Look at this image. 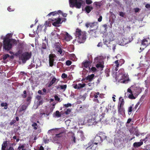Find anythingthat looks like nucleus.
Instances as JSON below:
<instances>
[{"mask_svg":"<svg viewBox=\"0 0 150 150\" xmlns=\"http://www.w3.org/2000/svg\"><path fill=\"white\" fill-rule=\"evenodd\" d=\"M60 39L69 41L72 39V37L68 33L66 32H62L60 35Z\"/></svg>","mask_w":150,"mask_h":150,"instance_id":"nucleus-9","label":"nucleus"},{"mask_svg":"<svg viewBox=\"0 0 150 150\" xmlns=\"http://www.w3.org/2000/svg\"><path fill=\"white\" fill-rule=\"evenodd\" d=\"M1 105L2 106H4L5 109H7V104L6 103H2L1 104Z\"/></svg>","mask_w":150,"mask_h":150,"instance_id":"nucleus-41","label":"nucleus"},{"mask_svg":"<svg viewBox=\"0 0 150 150\" xmlns=\"http://www.w3.org/2000/svg\"><path fill=\"white\" fill-rule=\"evenodd\" d=\"M56 104V103H53L51 106L50 108V111L49 112L47 111L46 113L44 112H40V117H44L47 116L49 115L50 113H51L52 112L53 110V109L54 108V106Z\"/></svg>","mask_w":150,"mask_h":150,"instance_id":"nucleus-13","label":"nucleus"},{"mask_svg":"<svg viewBox=\"0 0 150 150\" xmlns=\"http://www.w3.org/2000/svg\"><path fill=\"white\" fill-rule=\"evenodd\" d=\"M119 15L120 16L123 17L125 15V13L122 12H120Z\"/></svg>","mask_w":150,"mask_h":150,"instance_id":"nucleus-47","label":"nucleus"},{"mask_svg":"<svg viewBox=\"0 0 150 150\" xmlns=\"http://www.w3.org/2000/svg\"><path fill=\"white\" fill-rule=\"evenodd\" d=\"M12 34L8 33L6 36L1 35L0 37L1 39L3 40V47L6 50H9L12 47V45L16 43V41L11 39Z\"/></svg>","mask_w":150,"mask_h":150,"instance_id":"nucleus-1","label":"nucleus"},{"mask_svg":"<svg viewBox=\"0 0 150 150\" xmlns=\"http://www.w3.org/2000/svg\"><path fill=\"white\" fill-rule=\"evenodd\" d=\"M119 106L120 107H122L123 105L124 102V100L122 97H120L119 98Z\"/></svg>","mask_w":150,"mask_h":150,"instance_id":"nucleus-30","label":"nucleus"},{"mask_svg":"<svg viewBox=\"0 0 150 150\" xmlns=\"http://www.w3.org/2000/svg\"><path fill=\"white\" fill-rule=\"evenodd\" d=\"M114 63L116 64L115 65L116 66L115 70L116 71H117L118 70L117 68L119 66L121 65L122 64L119 63V62H118V60H117L115 61L114 62Z\"/></svg>","mask_w":150,"mask_h":150,"instance_id":"nucleus-31","label":"nucleus"},{"mask_svg":"<svg viewBox=\"0 0 150 150\" xmlns=\"http://www.w3.org/2000/svg\"><path fill=\"white\" fill-rule=\"evenodd\" d=\"M100 137H101V140L102 142V141L104 139H105L106 138V136L104 135H101V136H100Z\"/></svg>","mask_w":150,"mask_h":150,"instance_id":"nucleus-49","label":"nucleus"},{"mask_svg":"<svg viewBox=\"0 0 150 150\" xmlns=\"http://www.w3.org/2000/svg\"><path fill=\"white\" fill-rule=\"evenodd\" d=\"M49 21L48 22L47 21H46L45 23L46 26H50V23H49V22H50L51 21H50V20H49Z\"/></svg>","mask_w":150,"mask_h":150,"instance_id":"nucleus-55","label":"nucleus"},{"mask_svg":"<svg viewBox=\"0 0 150 150\" xmlns=\"http://www.w3.org/2000/svg\"><path fill=\"white\" fill-rule=\"evenodd\" d=\"M91 62L90 61H84L82 64V67L83 68H85L88 70H90V68L89 67Z\"/></svg>","mask_w":150,"mask_h":150,"instance_id":"nucleus-17","label":"nucleus"},{"mask_svg":"<svg viewBox=\"0 0 150 150\" xmlns=\"http://www.w3.org/2000/svg\"><path fill=\"white\" fill-rule=\"evenodd\" d=\"M133 86H131L130 88H128L127 91L128 97L131 99H134L135 98V97L133 96L132 93H133L134 94L138 95L139 94L140 92V89L137 88H135L134 89V91L132 92V90L133 89Z\"/></svg>","mask_w":150,"mask_h":150,"instance_id":"nucleus-6","label":"nucleus"},{"mask_svg":"<svg viewBox=\"0 0 150 150\" xmlns=\"http://www.w3.org/2000/svg\"><path fill=\"white\" fill-rule=\"evenodd\" d=\"M105 57L103 56L98 57L95 58L94 62L97 64L96 67L97 68H100L103 69L104 67V60Z\"/></svg>","mask_w":150,"mask_h":150,"instance_id":"nucleus-5","label":"nucleus"},{"mask_svg":"<svg viewBox=\"0 0 150 150\" xmlns=\"http://www.w3.org/2000/svg\"><path fill=\"white\" fill-rule=\"evenodd\" d=\"M8 10L10 11H14V9L11 6H9L8 8Z\"/></svg>","mask_w":150,"mask_h":150,"instance_id":"nucleus-43","label":"nucleus"},{"mask_svg":"<svg viewBox=\"0 0 150 150\" xmlns=\"http://www.w3.org/2000/svg\"><path fill=\"white\" fill-rule=\"evenodd\" d=\"M93 4L95 5L96 7L97 8H98L100 7L102 5V2H95L93 3Z\"/></svg>","mask_w":150,"mask_h":150,"instance_id":"nucleus-32","label":"nucleus"},{"mask_svg":"<svg viewBox=\"0 0 150 150\" xmlns=\"http://www.w3.org/2000/svg\"><path fill=\"white\" fill-rule=\"evenodd\" d=\"M27 108V106L25 105H23L21 106V111H23L25 110Z\"/></svg>","mask_w":150,"mask_h":150,"instance_id":"nucleus-46","label":"nucleus"},{"mask_svg":"<svg viewBox=\"0 0 150 150\" xmlns=\"http://www.w3.org/2000/svg\"><path fill=\"white\" fill-rule=\"evenodd\" d=\"M54 46L56 51L58 54L61 55L63 56L64 55L65 52L64 50L61 48V46L59 42H56L55 43Z\"/></svg>","mask_w":150,"mask_h":150,"instance_id":"nucleus-11","label":"nucleus"},{"mask_svg":"<svg viewBox=\"0 0 150 150\" xmlns=\"http://www.w3.org/2000/svg\"><path fill=\"white\" fill-rule=\"evenodd\" d=\"M55 114L56 116L57 117H60L61 116V114L58 111H57Z\"/></svg>","mask_w":150,"mask_h":150,"instance_id":"nucleus-45","label":"nucleus"},{"mask_svg":"<svg viewBox=\"0 0 150 150\" xmlns=\"http://www.w3.org/2000/svg\"><path fill=\"white\" fill-rule=\"evenodd\" d=\"M9 57V55L8 54H5L3 55V59L6 60L7 58Z\"/></svg>","mask_w":150,"mask_h":150,"instance_id":"nucleus-42","label":"nucleus"},{"mask_svg":"<svg viewBox=\"0 0 150 150\" xmlns=\"http://www.w3.org/2000/svg\"><path fill=\"white\" fill-rule=\"evenodd\" d=\"M67 75L65 73H63L62 75V77L63 79L66 78L67 77Z\"/></svg>","mask_w":150,"mask_h":150,"instance_id":"nucleus-51","label":"nucleus"},{"mask_svg":"<svg viewBox=\"0 0 150 150\" xmlns=\"http://www.w3.org/2000/svg\"><path fill=\"white\" fill-rule=\"evenodd\" d=\"M86 84L84 83H79L73 84L72 86L75 89H80L85 86Z\"/></svg>","mask_w":150,"mask_h":150,"instance_id":"nucleus-20","label":"nucleus"},{"mask_svg":"<svg viewBox=\"0 0 150 150\" xmlns=\"http://www.w3.org/2000/svg\"><path fill=\"white\" fill-rule=\"evenodd\" d=\"M119 63H120L121 64H122V65L123 64L124 62V60L122 59H120V60L119 61Z\"/></svg>","mask_w":150,"mask_h":150,"instance_id":"nucleus-64","label":"nucleus"},{"mask_svg":"<svg viewBox=\"0 0 150 150\" xmlns=\"http://www.w3.org/2000/svg\"><path fill=\"white\" fill-rule=\"evenodd\" d=\"M33 118H32L31 119V121L32 122L33 124L32 125V127H33L34 129L36 130L37 129H38V133H39L41 132V129H40V128H39L37 124L34 122V120H33Z\"/></svg>","mask_w":150,"mask_h":150,"instance_id":"nucleus-18","label":"nucleus"},{"mask_svg":"<svg viewBox=\"0 0 150 150\" xmlns=\"http://www.w3.org/2000/svg\"><path fill=\"white\" fill-rule=\"evenodd\" d=\"M102 95V94H100L98 92H92L91 93L90 96L91 98H93V101H94L99 103V101L98 99V97H101Z\"/></svg>","mask_w":150,"mask_h":150,"instance_id":"nucleus-10","label":"nucleus"},{"mask_svg":"<svg viewBox=\"0 0 150 150\" xmlns=\"http://www.w3.org/2000/svg\"><path fill=\"white\" fill-rule=\"evenodd\" d=\"M78 135H80L81 136V138L83 140L84 138L83 135V132L82 131H79L78 132Z\"/></svg>","mask_w":150,"mask_h":150,"instance_id":"nucleus-37","label":"nucleus"},{"mask_svg":"<svg viewBox=\"0 0 150 150\" xmlns=\"http://www.w3.org/2000/svg\"><path fill=\"white\" fill-rule=\"evenodd\" d=\"M92 0H86V3L88 4H90L92 3Z\"/></svg>","mask_w":150,"mask_h":150,"instance_id":"nucleus-58","label":"nucleus"},{"mask_svg":"<svg viewBox=\"0 0 150 150\" xmlns=\"http://www.w3.org/2000/svg\"><path fill=\"white\" fill-rule=\"evenodd\" d=\"M86 26L87 27H91L93 28L91 30H96L98 28V24L97 22H94L93 23H87L86 24Z\"/></svg>","mask_w":150,"mask_h":150,"instance_id":"nucleus-14","label":"nucleus"},{"mask_svg":"<svg viewBox=\"0 0 150 150\" xmlns=\"http://www.w3.org/2000/svg\"><path fill=\"white\" fill-rule=\"evenodd\" d=\"M115 79L117 81L122 83H126L129 81V78L123 69H120L116 73Z\"/></svg>","mask_w":150,"mask_h":150,"instance_id":"nucleus-2","label":"nucleus"},{"mask_svg":"<svg viewBox=\"0 0 150 150\" xmlns=\"http://www.w3.org/2000/svg\"><path fill=\"white\" fill-rule=\"evenodd\" d=\"M67 85H60V88L62 90H65L67 88Z\"/></svg>","mask_w":150,"mask_h":150,"instance_id":"nucleus-39","label":"nucleus"},{"mask_svg":"<svg viewBox=\"0 0 150 150\" xmlns=\"http://www.w3.org/2000/svg\"><path fill=\"white\" fill-rule=\"evenodd\" d=\"M21 53V51H19L15 54V55L16 56H18Z\"/></svg>","mask_w":150,"mask_h":150,"instance_id":"nucleus-63","label":"nucleus"},{"mask_svg":"<svg viewBox=\"0 0 150 150\" xmlns=\"http://www.w3.org/2000/svg\"><path fill=\"white\" fill-rule=\"evenodd\" d=\"M90 70L93 72H95L96 70V68L95 67H92L91 69H90Z\"/></svg>","mask_w":150,"mask_h":150,"instance_id":"nucleus-62","label":"nucleus"},{"mask_svg":"<svg viewBox=\"0 0 150 150\" xmlns=\"http://www.w3.org/2000/svg\"><path fill=\"white\" fill-rule=\"evenodd\" d=\"M71 64V62L70 60H67L66 62V64L67 66L70 65Z\"/></svg>","mask_w":150,"mask_h":150,"instance_id":"nucleus-53","label":"nucleus"},{"mask_svg":"<svg viewBox=\"0 0 150 150\" xmlns=\"http://www.w3.org/2000/svg\"><path fill=\"white\" fill-rule=\"evenodd\" d=\"M101 142V137L100 136L96 135L94 138V142H90L86 145V146L87 147L86 148V150H95L97 147V144Z\"/></svg>","mask_w":150,"mask_h":150,"instance_id":"nucleus-3","label":"nucleus"},{"mask_svg":"<svg viewBox=\"0 0 150 150\" xmlns=\"http://www.w3.org/2000/svg\"><path fill=\"white\" fill-rule=\"evenodd\" d=\"M89 33L93 37H97L96 31V30H91L89 32Z\"/></svg>","mask_w":150,"mask_h":150,"instance_id":"nucleus-29","label":"nucleus"},{"mask_svg":"<svg viewBox=\"0 0 150 150\" xmlns=\"http://www.w3.org/2000/svg\"><path fill=\"white\" fill-rule=\"evenodd\" d=\"M61 11L60 10H59L58 11H54V12H52L50 13H49L48 15L47 16H50L51 15H52L53 16H54V15H55L56 14H57V13H61Z\"/></svg>","mask_w":150,"mask_h":150,"instance_id":"nucleus-33","label":"nucleus"},{"mask_svg":"<svg viewBox=\"0 0 150 150\" xmlns=\"http://www.w3.org/2000/svg\"><path fill=\"white\" fill-rule=\"evenodd\" d=\"M56 80V79L55 77H53L52 81L50 82L48 86H51L53 83H54Z\"/></svg>","mask_w":150,"mask_h":150,"instance_id":"nucleus-34","label":"nucleus"},{"mask_svg":"<svg viewBox=\"0 0 150 150\" xmlns=\"http://www.w3.org/2000/svg\"><path fill=\"white\" fill-rule=\"evenodd\" d=\"M55 99L56 100L58 101H61L60 100V98L58 96H57V95H55L54 96Z\"/></svg>","mask_w":150,"mask_h":150,"instance_id":"nucleus-54","label":"nucleus"},{"mask_svg":"<svg viewBox=\"0 0 150 150\" xmlns=\"http://www.w3.org/2000/svg\"><path fill=\"white\" fill-rule=\"evenodd\" d=\"M70 6L73 7L74 6L78 8H80L83 3L82 0H69Z\"/></svg>","mask_w":150,"mask_h":150,"instance_id":"nucleus-8","label":"nucleus"},{"mask_svg":"<svg viewBox=\"0 0 150 150\" xmlns=\"http://www.w3.org/2000/svg\"><path fill=\"white\" fill-rule=\"evenodd\" d=\"M132 106H130V107H129V108L128 109V113L129 115L131 114V113L129 114V112L131 113L132 112Z\"/></svg>","mask_w":150,"mask_h":150,"instance_id":"nucleus-52","label":"nucleus"},{"mask_svg":"<svg viewBox=\"0 0 150 150\" xmlns=\"http://www.w3.org/2000/svg\"><path fill=\"white\" fill-rule=\"evenodd\" d=\"M118 111L119 113L124 115L125 114V110L122 107L118 106Z\"/></svg>","mask_w":150,"mask_h":150,"instance_id":"nucleus-25","label":"nucleus"},{"mask_svg":"<svg viewBox=\"0 0 150 150\" xmlns=\"http://www.w3.org/2000/svg\"><path fill=\"white\" fill-rule=\"evenodd\" d=\"M43 102L42 100H39L38 101L37 104L38 105H42V104Z\"/></svg>","mask_w":150,"mask_h":150,"instance_id":"nucleus-57","label":"nucleus"},{"mask_svg":"<svg viewBox=\"0 0 150 150\" xmlns=\"http://www.w3.org/2000/svg\"><path fill=\"white\" fill-rule=\"evenodd\" d=\"M49 20L50 21H54V22L52 24L55 26H57L59 25V24L62 23L60 18H58L57 19L51 18L49 19Z\"/></svg>","mask_w":150,"mask_h":150,"instance_id":"nucleus-15","label":"nucleus"},{"mask_svg":"<svg viewBox=\"0 0 150 150\" xmlns=\"http://www.w3.org/2000/svg\"><path fill=\"white\" fill-rule=\"evenodd\" d=\"M145 140V139L141 140L140 142H134L133 144V146L134 147H137L141 146L143 144V141Z\"/></svg>","mask_w":150,"mask_h":150,"instance_id":"nucleus-23","label":"nucleus"},{"mask_svg":"<svg viewBox=\"0 0 150 150\" xmlns=\"http://www.w3.org/2000/svg\"><path fill=\"white\" fill-rule=\"evenodd\" d=\"M137 129H135V133H134V134H135L137 136H138L139 135V134L137 132Z\"/></svg>","mask_w":150,"mask_h":150,"instance_id":"nucleus-60","label":"nucleus"},{"mask_svg":"<svg viewBox=\"0 0 150 150\" xmlns=\"http://www.w3.org/2000/svg\"><path fill=\"white\" fill-rule=\"evenodd\" d=\"M88 121L89 123H91V125H95L98 121V120L96 118L95 119H89L88 120Z\"/></svg>","mask_w":150,"mask_h":150,"instance_id":"nucleus-24","label":"nucleus"},{"mask_svg":"<svg viewBox=\"0 0 150 150\" xmlns=\"http://www.w3.org/2000/svg\"><path fill=\"white\" fill-rule=\"evenodd\" d=\"M94 76L93 74L89 75L86 78V79L89 81H91L93 79Z\"/></svg>","mask_w":150,"mask_h":150,"instance_id":"nucleus-27","label":"nucleus"},{"mask_svg":"<svg viewBox=\"0 0 150 150\" xmlns=\"http://www.w3.org/2000/svg\"><path fill=\"white\" fill-rule=\"evenodd\" d=\"M88 85L89 86L91 87V88H89L90 90H92L94 87V83H89Z\"/></svg>","mask_w":150,"mask_h":150,"instance_id":"nucleus-40","label":"nucleus"},{"mask_svg":"<svg viewBox=\"0 0 150 150\" xmlns=\"http://www.w3.org/2000/svg\"><path fill=\"white\" fill-rule=\"evenodd\" d=\"M70 57L74 61H75L77 59L76 56L74 54H71L70 56Z\"/></svg>","mask_w":150,"mask_h":150,"instance_id":"nucleus-36","label":"nucleus"},{"mask_svg":"<svg viewBox=\"0 0 150 150\" xmlns=\"http://www.w3.org/2000/svg\"><path fill=\"white\" fill-rule=\"evenodd\" d=\"M110 107L111 106H109V105L108 108H106V110H105V112H108L110 110Z\"/></svg>","mask_w":150,"mask_h":150,"instance_id":"nucleus-44","label":"nucleus"},{"mask_svg":"<svg viewBox=\"0 0 150 150\" xmlns=\"http://www.w3.org/2000/svg\"><path fill=\"white\" fill-rule=\"evenodd\" d=\"M150 42L149 38H145L143 39L142 42V46L146 47L149 44Z\"/></svg>","mask_w":150,"mask_h":150,"instance_id":"nucleus-21","label":"nucleus"},{"mask_svg":"<svg viewBox=\"0 0 150 150\" xmlns=\"http://www.w3.org/2000/svg\"><path fill=\"white\" fill-rule=\"evenodd\" d=\"M37 62H38V63L36 64V66L39 67L40 65L41 62L40 61V60H38Z\"/></svg>","mask_w":150,"mask_h":150,"instance_id":"nucleus-59","label":"nucleus"},{"mask_svg":"<svg viewBox=\"0 0 150 150\" xmlns=\"http://www.w3.org/2000/svg\"><path fill=\"white\" fill-rule=\"evenodd\" d=\"M122 42L120 43H119V45L124 46L130 42L128 38H123L122 39Z\"/></svg>","mask_w":150,"mask_h":150,"instance_id":"nucleus-22","label":"nucleus"},{"mask_svg":"<svg viewBox=\"0 0 150 150\" xmlns=\"http://www.w3.org/2000/svg\"><path fill=\"white\" fill-rule=\"evenodd\" d=\"M93 9V7L91 6H88L85 8V10L87 13H89Z\"/></svg>","mask_w":150,"mask_h":150,"instance_id":"nucleus-28","label":"nucleus"},{"mask_svg":"<svg viewBox=\"0 0 150 150\" xmlns=\"http://www.w3.org/2000/svg\"><path fill=\"white\" fill-rule=\"evenodd\" d=\"M71 105V104L70 103H67V104H65L63 106L64 108H68L69 107H70Z\"/></svg>","mask_w":150,"mask_h":150,"instance_id":"nucleus-48","label":"nucleus"},{"mask_svg":"<svg viewBox=\"0 0 150 150\" xmlns=\"http://www.w3.org/2000/svg\"><path fill=\"white\" fill-rule=\"evenodd\" d=\"M56 29L53 31L51 33V37L52 39H60V35L57 32L58 30L57 28H56Z\"/></svg>","mask_w":150,"mask_h":150,"instance_id":"nucleus-16","label":"nucleus"},{"mask_svg":"<svg viewBox=\"0 0 150 150\" xmlns=\"http://www.w3.org/2000/svg\"><path fill=\"white\" fill-rule=\"evenodd\" d=\"M7 145L6 142L5 141L2 144V149H5Z\"/></svg>","mask_w":150,"mask_h":150,"instance_id":"nucleus-38","label":"nucleus"},{"mask_svg":"<svg viewBox=\"0 0 150 150\" xmlns=\"http://www.w3.org/2000/svg\"><path fill=\"white\" fill-rule=\"evenodd\" d=\"M57 150H64V148L61 144H60L59 145Z\"/></svg>","mask_w":150,"mask_h":150,"instance_id":"nucleus-50","label":"nucleus"},{"mask_svg":"<svg viewBox=\"0 0 150 150\" xmlns=\"http://www.w3.org/2000/svg\"><path fill=\"white\" fill-rule=\"evenodd\" d=\"M63 134V133H60L58 134H56V137H61L62 136V134Z\"/></svg>","mask_w":150,"mask_h":150,"instance_id":"nucleus-61","label":"nucleus"},{"mask_svg":"<svg viewBox=\"0 0 150 150\" xmlns=\"http://www.w3.org/2000/svg\"><path fill=\"white\" fill-rule=\"evenodd\" d=\"M74 34L76 37V39L73 41V42L76 40L80 43L84 42L86 39V34L82 32L79 28H77Z\"/></svg>","mask_w":150,"mask_h":150,"instance_id":"nucleus-4","label":"nucleus"},{"mask_svg":"<svg viewBox=\"0 0 150 150\" xmlns=\"http://www.w3.org/2000/svg\"><path fill=\"white\" fill-rule=\"evenodd\" d=\"M114 35L113 34L110 32L107 34H104L103 36V42L106 45L109 43L111 41L114 40Z\"/></svg>","mask_w":150,"mask_h":150,"instance_id":"nucleus-7","label":"nucleus"},{"mask_svg":"<svg viewBox=\"0 0 150 150\" xmlns=\"http://www.w3.org/2000/svg\"><path fill=\"white\" fill-rule=\"evenodd\" d=\"M100 119L99 121L100 122L104 124H106V120H105V118H104V115H102L100 116Z\"/></svg>","mask_w":150,"mask_h":150,"instance_id":"nucleus-26","label":"nucleus"},{"mask_svg":"<svg viewBox=\"0 0 150 150\" xmlns=\"http://www.w3.org/2000/svg\"><path fill=\"white\" fill-rule=\"evenodd\" d=\"M25 145L20 144L18 148V150H25Z\"/></svg>","mask_w":150,"mask_h":150,"instance_id":"nucleus-35","label":"nucleus"},{"mask_svg":"<svg viewBox=\"0 0 150 150\" xmlns=\"http://www.w3.org/2000/svg\"><path fill=\"white\" fill-rule=\"evenodd\" d=\"M56 57L54 54H50L49 55V64L50 66L52 67L53 65L54 59Z\"/></svg>","mask_w":150,"mask_h":150,"instance_id":"nucleus-19","label":"nucleus"},{"mask_svg":"<svg viewBox=\"0 0 150 150\" xmlns=\"http://www.w3.org/2000/svg\"><path fill=\"white\" fill-rule=\"evenodd\" d=\"M31 56V53L25 52L23 53L21 57V59L23 62L25 63L27 60L29 59Z\"/></svg>","mask_w":150,"mask_h":150,"instance_id":"nucleus-12","label":"nucleus"},{"mask_svg":"<svg viewBox=\"0 0 150 150\" xmlns=\"http://www.w3.org/2000/svg\"><path fill=\"white\" fill-rule=\"evenodd\" d=\"M71 111V110L69 109H67L66 111H65V113L66 114H69Z\"/></svg>","mask_w":150,"mask_h":150,"instance_id":"nucleus-56","label":"nucleus"}]
</instances>
